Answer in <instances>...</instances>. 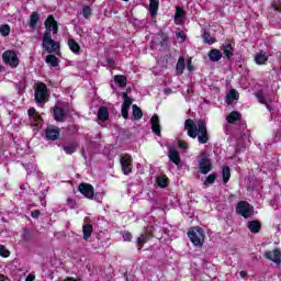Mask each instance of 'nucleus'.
<instances>
[{"instance_id":"obj_1","label":"nucleus","mask_w":281,"mask_h":281,"mask_svg":"<svg viewBox=\"0 0 281 281\" xmlns=\"http://www.w3.org/2000/svg\"><path fill=\"white\" fill-rule=\"evenodd\" d=\"M44 25H45V32L42 40V47L48 54H54L58 52V49H60V43L52 38V32L53 34H58V22L50 14L45 20Z\"/></svg>"},{"instance_id":"obj_2","label":"nucleus","mask_w":281,"mask_h":281,"mask_svg":"<svg viewBox=\"0 0 281 281\" xmlns=\"http://www.w3.org/2000/svg\"><path fill=\"white\" fill-rule=\"evenodd\" d=\"M187 135L192 139H196L199 144H207L210 142V133H207V123L204 120H199L196 123L192 119L184 122Z\"/></svg>"},{"instance_id":"obj_3","label":"nucleus","mask_w":281,"mask_h":281,"mask_svg":"<svg viewBox=\"0 0 281 281\" xmlns=\"http://www.w3.org/2000/svg\"><path fill=\"white\" fill-rule=\"evenodd\" d=\"M188 236L195 247H203V243H205V233L203 228L193 227L188 232Z\"/></svg>"},{"instance_id":"obj_4","label":"nucleus","mask_w":281,"mask_h":281,"mask_svg":"<svg viewBox=\"0 0 281 281\" xmlns=\"http://www.w3.org/2000/svg\"><path fill=\"white\" fill-rule=\"evenodd\" d=\"M198 168L201 175H207L212 172V159L207 156V153L201 151L200 153V160L198 162Z\"/></svg>"},{"instance_id":"obj_5","label":"nucleus","mask_w":281,"mask_h":281,"mask_svg":"<svg viewBox=\"0 0 281 281\" xmlns=\"http://www.w3.org/2000/svg\"><path fill=\"white\" fill-rule=\"evenodd\" d=\"M236 214L244 218H251L254 216V206L247 201H239L236 206Z\"/></svg>"},{"instance_id":"obj_6","label":"nucleus","mask_w":281,"mask_h":281,"mask_svg":"<svg viewBox=\"0 0 281 281\" xmlns=\"http://www.w3.org/2000/svg\"><path fill=\"white\" fill-rule=\"evenodd\" d=\"M2 59L5 65H9L13 69L15 67H19V57L16 56V53L14 50H5L2 54Z\"/></svg>"},{"instance_id":"obj_7","label":"nucleus","mask_w":281,"mask_h":281,"mask_svg":"<svg viewBox=\"0 0 281 281\" xmlns=\"http://www.w3.org/2000/svg\"><path fill=\"white\" fill-rule=\"evenodd\" d=\"M47 98V86L45 83H40L35 89V100L38 104H45Z\"/></svg>"},{"instance_id":"obj_8","label":"nucleus","mask_w":281,"mask_h":281,"mask_svg":"<svg viewBox=\"0 0 281 281\" xmlns=\"http://www.w3.org/2000/svg\"><path fill=\"white\" fill-rule=\"evenodd\" d=\"M46 139L49 142H56L60 137V128L55 125H49L45 131Z\"/></svg>"},{"instance_id":"obj_9","label":"nucleus","mask_w":281,"mask_h":281,"mask_svg":"<svg viewBox=\"0 0 281 281\" xmlns=\"http://www.w3.org/2000/svg\"><path fill=\"white\" fill-rule=\"evenodd\" d=\"M151 232H153V226L147 228V231L145 233L140 234V236L136 239V244L138 246V251H140L142 248L144 247V245H146V243L149 241L150 238H153V235L150 234Z\"/></svg>"},{"instance_id":"obj_10","label":"nucleus","mask_w":281,"mask_h":281,"mask_svg":"<svg viewBox=\"0 0 281 281\" xmlns=\"http://www.w3.org/2000/svg\"><path fill=\"white\" fill-rule=\"evenodd\" d=\"M78 190L86 199H93V194L95 192L93 186L89 183H80Z\"/></svg>"},{"instance_id":"obj_11","label":"nucleus","mask_w":281,"mask_h":281,"mask_svg":"<svg viewBox=\"0 0 281 281\" xmlns=\"http://www.w3.org/2000/svg\"><path fill=\"white\" fill-rule=\"evenodd\" d=\"M265 258L267 260H271L272 262H274L276 265H280L281 262V252L280 249H274L273 251L268 250L263 254Z\"/></svg>"},{"instance_id":"obj_12","label":"nucleus","mask_w":281,"mask_h":281,"mask_svg":"<svg viewBox=\"0 0 281 281\" xmlns=\"http://www.w3.org/2000/svg\"><path fill=\"white\" fill-rule=\"evenodd\" d=\"M121 166H122V170L124 172V175H131L132 172V162H133V158H131V156L128 157H121Z\"/></svg>"},{"instance_id":"obj_13","label":"nucleus","mask_w":281,"mask_h":281,"mask_svg":"<svg viewBox=\"0 0 281 281\" xmlns=\"http://www.w3.org/2000/svg\"><path fill=\"white\" fill-rule=\"evenodd\" d=\"M222 50L224 52V56H226L227 60H232V58H234V46H232L229 42L222 44Z\"/></svg>"},{"instance_id":"obj_14","label":"nucleus","mask_w":281,"mask_h":281,"mask_svg":"<svg viewBox=\"0 0 281 281\" xmlns=\"http://www.w3.org/2000/svg\"><path fill=\"white\" fill-rule=\"evenodd\" d=\"M38 23H41V14L34 11L30 16L29 27H31V30H36V25H38Z\"/></svg>"},{"instance_id":"obj_15","label":"nucleus","mask_w":281,"mask_h":281,"mask_svg":"<svg viewBox=\"0 0 281 281\" xmlns=\"http://www.w3.org/2000/svg\"><path fill=\"white\" fill-rule=\"evenodd\" d=\"M151 131L155 135H161V125L159 124V115L157 114L151 117Z\"/></svg>"},{"instance_id":"obj_16","label":"nucleus","mask_w":281,"mask_h":281,"mask_svg":"<svg viewBox=\"0 0 281 281\" xmlns=\"http://www.w3.org/2000/svg\"><path fill=\"white\" fill-rule=\"evenodd\" d=\"M168 157L176 166L181 164V156H179V151H177L175 148H169Z\"/></svg>"},{"instance_id":"obj_17","label":"nucleus","mask_w":281,"mask_h":281,"mask_svg":"<svg viewBox=\"0 0 281 281\" xmlns=\"http://www.w3.org/2000/svg\"><path fill=\"white\" fill-rule=\"evenodd\" d=\"M211 63H218L223 58V53L220 49L213 48L209 52Z\"/></svg>"},{"instance_id":"obj_18","label":"nucleus","mask_w":281,"mask_h":281,"mask_svg":"<svg viewBox=\"0 0 281 281\" xmlns=\"http://www.w3.org/2000/svg\"><path fill=\"white\" fill-rule=\"evenodd\" d=\"M247 227L251 232V234H258L262 228V225L260 224L259 221L255 220V221L248 222Z\"/></svg>"},{"instance_id":"obj_19","label":"nucleus","mask_w":281,"mask_h":281,"mask_svg":"<svg viewBox=\"0 0 281 281\" xmlns=\"http://www.w3.org/2000/svg\"><path fill=\"white\" fill-rule=\"evenodd\" d=\"M269 60V56H267V53L265 50H261L260 53H257L255 55V63L257 65H265Z\"/></svg>"},{"instance_id":"obj_20","label":"nucleus","mask_w":281,"mask_h":281,"mask_svg":"<svg viewBox=\"0 0 281 281\" xmlns=\"http://www.w3.org/2000/svg\"><path fill=\"white\" fill-rule=\"evenodd\" d=\"M243 115L240 112L233 111L227 117L228 124H236V122H240Z\"/></svg>"},{"instance_id":"obj_21","label":"nucleus","mask_w":281,"mask_h":281,"mask_svg":"<svg viewBox=\"0 0 281 281\" xmlns=\"http://www.w3.org/2000/svg\"><path fill=\"white\" fill-rule=\"evenodd\" d=\"M186 69V58L180 56L176 65V71L178 76H181Z\"/></svg>"},{"instance_id":"obj_22","label":"nucleus","mask_w":281,"mask_h":281,"mask_svg":"<svg viewBox=\"0 0 281 281\" xmlns=\"http://www.w3.org/2000/svg\"><path fill=\"white\" fill-rule=\"evenodd\" d=\"M98 120L100 122H106L109 120V109L101 106L98 111Z\"/></svg>"},{"instance_id":"obj_23","label":"nucleus","mask_w":281,"mask_h":281,"mask_svg":"<svg viewBox=\"0 0 281 281\" xmlns=\"http://www.w3.org/2000/svg\"><path fill=\"white\" fill-rule=\"evenodd\" d=\"M67 114H65V110L63 108H54V117L56 122H63Z\"/></svg>"},{"instance_id":"obj_24","label":"nucleus","mask_w":281,"mask_h":281,"mask_svg":"<svg viewBox=\"0 0 281 281\" xmlns=\"http://www.w3.org/2000/svg\"><path fill=\"white\" fill-rule=\"evenodd\" d=\"M68 47L74 54H80V44L74 38L68 40Z\"/></svg>"},{"instance_id":"obj_25","label":"nucleus","mask_w":281,"mask_h":281,"mask_svg":"<svg viewBox=\"0 0 281 281\" xmlns=\"http://www.w3.org/2000/svg\"><path fill=\"white\" fill-rule=\"evenodd\" d=\"M83 231V240H89L91 238V234H93V226L91 224H85L82 226Z\"/></svg>"},{"instance_id":"obj_26","label":"nucleus","mask_w":281,"mask_h":281,"mask_svg":"<svg viewBox=\"0 0 281 281\" xmlns=\"http://www.w3.org/2000/svg\"><path fill=\"white\" fill-rule=\"evenodd\" d=\"M234 100H238V91L232 89L226 95V104H234Z\"/></svg>"},{"instance_id":"obj_27","label":"nucleus","mask_w":281,"mask_h":281,"mask_svg":"<svg viewBox=\"0 0 281 281\" xmlns=\"http://www.w3.org/2000/svg\"><path fill=\"white\" fill-rule=\"evenodd\" d=\"M256 98L260 102V104H266L268 111H270V113H271V105L269 104V102H267V98L265 97L262 91H258L256 93Z\"/></svg>"},{"instance_id":"obj_28","label":"nucleus","mask_w":281,"mask_h":281,"mask_svg":"<svg viewBox=\"0 0 281 281\" xmlns=\"http://www.w3.org/2000/svg\"><path fill=\"white\" fill-rule=\"evenodd\" d=\"M157 10H159V0H149V12L151 16L157 14Z\"/></svg>"},{"instance_id":"obj_29","label":"nucleus","mask_w":281,"mask_h":281,"mask_svg":"<svg viewBox=\"0 0 281 281\" xmlns=\"http://www.w3.org/2000/svg\"><path fill=\"white\" fill-rule=\"evenodd\" d=\"M133 109V120H139L140 117H144V113L142 112V109H139V106H137V104H133L132 105Z\"/></svg>"},{"instance_id":"obj_30","label":"nucleus","mask_w":281,"mask_h":281,"mask_svg":"<svg viewBox=\"0 0 281 281\" xmlns=\"http://www.w3.org/2000/svg\"><path fill=\"white\" fill-rule=\"evenodd\" d=\"M222 177H223V182L224 183H227L229 181V179L232 177V171H231L228 166L223 167Z\"/></svg>"},{"instance_id":"obj_31","label":"nucleus","mask_w":281,"mask_h":281,"mask_svg":"<svg viewBox=\"0 0 281 281\" xmlns=\"http://www.w3.org/2000/svg\"><path fill=\"white\" fill-rule=\"evenodd\" d=\"M76 144H68V145H63V150L66 153V155H74L77 150Z\"/></svg>"},{"instance_id":"obj_32","label":"nucleus","mask_w":281,"mask_h":281,"mask_svg":"<svg viewBox=\"0 0 281 281\" xmlns=\"http://www.w3.org/2000/svg\"><path fill=\"white\" fill-rule=\"evenodd\" d=\"M46 63L50 65V67H58V57H56V55H47Z\"/></svg>"},{"instance_id":"obj_33","label":"nucleus","mask_w":281,"mask_h":281,"mask_svg":"<svg viewBox=\"0 0 281 281\" xmlns=\"http://www.w3.org/2000/svg\"><path fill=\"white\" fill-rule=\"evenodd\" d=\"M122 98L124 100L122 106L126 109H131V104H133V100H131V98L128 97V93L123 92Z\"/></svg>"},{"instance_id":"obj_34","label":"nucleus","mask_w":281,"mask_h":281,"mask_svg":"<svg viewBox=\"0 0 281 281\" xmlns=\"http://www.w3.org/2000/svg\"><path fill=\"white\" fill-rule=\"evenodd\" d=\"M81 14L83 18L86 19H91L92 14H93V10L91 9V7L86 5L82 8L81 10Z\"/></svg>"},{"instance_id":"obj_35","label":"nucleus","mask_w":281,"mask_h":281,"mask_svg":"<svg viewBox=\"0 0 281 281\" xmlns=\"http://www.w3.org/2000/svg\"><path fill=\"white\" fill-rule=\"evenodd\" d=\"M114 82L119 85V87H126L127 79L125 76H115Z\"/></svg>"},{"instance_id":"obj_36","label":"nucleus","mask_w":281,"mask_h":281,"mask_svg":"<svg viewBox=\"0 0 281 281\" xmlns=\"http://www.w3.org/2000/svg\"><path fill=\"white\" fill-rule=\"evenodd\" d=\"M203 38H204V43H206L207 45H214V43H216V40L210 36L209 32H204Z\"/></svg>"},{"instance_id":"obj_37","label":"nucleus","mask_w":281,"mask_h":281,"mask_svg":"<svg viewBox=\"0 0 281 281\" xmlns=\"http://www.w3.org/2000/svg\"><path fill=\"white\" fill-rule=\"evenodd\" d=\"M29 116L33 117V120H35V122H41V116L38 115V113H36V109L31 108L27 111Z\"/></svg>"},{"instance_id":"obj_38","label":"nucleus","mask_w":281,"mask_h":281,"mask_svg":"<svg viewBox=\"0 0 281 281\" xmlns=\"http://www.w3.org/2000/svg\"><path fill=\"white\" fill-rule=\"evenodd\" d=\"M0 34H1V36H10V25L2 24L0 26Z\"/></svg>"},{"instance_id":"obj_39","label":"nucleus","mask_w":281,"mask_h":281,"mask_svg":"<svg viewBox=\"0 0 281 281\" xmlns=\"http://www.w3.org/2000/svg\"><path fill=\"white\" fill-rule=\"evenodd\" d=\"M216 181V175L212 173L206 177L204 180V186H212Z\"/></svg>"},{"instance_id":"obj_40","label":"nucleus","mask_w":281,"mask_h":281,"mask_svg":"<svg viewBox=\"0 0 281 281\" xmlns=\"http://www.w3.org/2000/svg\"><path fill=\"white\" fill-rule=\"evenodd\" d=\"M0 256L2 258H8L10 256V250L5 249V246L0 245Z\"/></svg>"},{"instance_id":"obj_41","label":"nucleus","mask_w":281,"mask_h":281,"mask_svg":"<svg viewBox=\"0 0 281 281\" xmlns=\"http://www.w3.org/2000/svg\"><path fill=\"white\" fill-rule=\"evenodd\" d=\"M123 239L127 243H131V240L133 239V234L128 233V232H123L122 233Z\"/></svg>"},{"instance_id":"obj_42","label":"nucleus","mask_w":281,"mask_h":281,"mask_svg":"<svg viewBox=\"0 0 281 281\" xmlns=\"http://www.w3.org/2000/svg\"><path fill=\"white\" fill-rule=\"evenodd\" d=\"M128 109H131V108H124V106L121 108V113H122L124 120H128Z\"/></svg>"},{"instance_id":"obj_43","label":"nucleus","mask_w":281,"mask_h":281,"mask_svg":"<svg viewBox=\"0 0 281 281\" xmlns=\"http://www.w3.org/2000/svg\"><path fill=\"white\" fill-rule=\"evenodd\" d=\"M271 9L274 10L276 12H281V7L278 5V3L276 2V0H273L271 2Z\"/></svg>"},{"instance_id":"obj_44","label":"nucleus","mask_w":281,"mask_h":281,"mask_svg":"<svg viewBox=\"0 0 281 281\" xmlns=\"http://www.w3.org/2000/svg\"><path fill=\"white\" fill-rule=\"evenodd\" d=\"M158 186H159V188H166V186H168V182L166 181L165 178H159Z\"/></svg>"},{"instance_id":"obj_45","label":"nucleus","mask_w":281,"mask_h":281,"mask_svg":"<svg viewBox=\"0 0 281 281\" xmlns=\"http://www.w3.org/2000/svg\"><path fill=\"white\" fill-rule=\"evenodd\" d=\"M178 145H179V148H182V150H188V148H189L188 143H186L183 140H179Z\"/></svg>"},{"instance_id":"obj_46","label":"nucleus","mask_w":281,"mask_h":281,"mask_svg":"<svg viewBox=\"0 0 281 281\" xmlns=\"http://www.w3.org/2000/svg\"><path fill=\"white\" fill-rule=\"evenodd\" d=\"M176 36L177 38H181L182 42L187 38L186 33L183 31L176 33Z\"/></svg>"},{"instance_id":"obj_47","label":"nucleus","mask_w":281,"mask_h":281,"mask_svg":"<svg viewBox=\"0 0 281 281\" xmlns=\"http://www.w3.org/2000/svg\"><path fill=\"white\" fill-rule=\"evenodd\" d=\"M31 216H32V218H38L41 216V211L35 210V211L31 212Z\"/></svg>"},{"instance_id":"obj_48","label":"nucleus","mask_w":281,"mask_h":281,"mask_svg":"<svg viewBox=\"0 0 281 281\" xmlns=\"http://www.w3.org/2000/svg\"><path fill=\"white\" fill-rule=\"evenodd\" d=\"M108 67H115V60L111 59V58H108L105 60Z\"/></svg>"},{"instance_id":"obj_49","label":"nucleus","mask_w":281,"mask_h":281,"mask_svg":"<svg viewBox=\"0 0 281 281\" xmlns=\"http://www.w3.org/2000/svg\"><path fill=\"white\" fill-rule=\"evenodd\" d=\"M181 16H183V11H181V10H179V8H177L176 19H181Z\"/></svg>"},{"instance_id":"obj_50","label":"nucleus","mask_w":281,"mask_h":281,"mask_svg":"<svg viewBox=\"0 0 281 281\" xmlns=\"http://www.w3.org/2000/svg\"><path fill=\"white\" fill-rule=\"evenodd\" d=\"M191 60L188 61V71H194V67L191 65Z\"/></svg>"},{"instance_id":"obj_51","label":"nucleus","mask_w":281,"mask_h":281,"mask_svg":"<svg viewBox=\"0 0 281 281\" xmlns=\"http://www.w3.org/2000/svg\"><path fill=\"white\" fill-rule=\"evenodd\" d=\"M24 168H26V172H27V175H30L31 172H32V165H26V166H24Z\"/></svg>"},{"instance_id":"obj_52","label":"nucleus","mask_w":281,"mask_h":281,"mask_svg":"<svg viewBox=\"0 0 281 281\" xmlns=\"http://www.w3.org/2000/svg\"><path fill=\"white\" fill-rule=\"evenodd\" d=\"M240 278H247V271L243 270L239 272Z\"/></svg>"},{"instance_id":"obj_53","label":"nucleus","mask_w":281,"mask_h":281,"mask_svg":"<svg viewBox=\"0 0 281 281\" xmlns=\"http://www.w3.org/2000/svg\"><path fill=\"white\" fill-rule=\"evenodd\" d=\"M34 276L33 274H30L29 277H26L25 281H34Z\"/></svg>"},{"instance_id":"obj_54","label":"nucleus","mask_w":281,"mask_h":281,"mask_svg":"<svg viewBox=\"0 0 281 281\" xmlns=\"http://www.w3.org/2000/svg\"><path fill=\"white\" fill-rule=\"evenodd\" d=\"M0 281H9V279H8V278H5V276L0 274Z\"/></svg>"},{"instance_id":"obj_55","label":"nucleus","mask_w":281,"mask_h":281,"mask_svg":"<svg viewBox=\"0 0 281 281\" xmlns=\"http://www.w3.org/2000/svg\"><path fill=\"white\" fill-rule=\"evenodd\" d=\"M164 92H165V93H172V89H170V88H165Z\"/></svg>"},{"instance_id":"obj_56","label":"nucleus","mask_w":281,"mask_h":281,"mask_svg":"<svg viewBox=\"0 0 281 281\" xmlns=\"http://www.w3.org/2000/svg\"><path fill=\"white\" fill-rule=\"evenodd\" d=\"M40 201H41V203H42V205L45 207V205H47V202L46 201H44L43 202V196H40Z\"/></svg>"},{"instance_id":"obj_57","label":"nucleus","mask_w":281,"mask_h":281,"mask_svg":"<svg viewBox=\"0 0 281 281\" xmlns=\"http://www.w3.org/2000/svg\"><path fill=\"white\" fill-rule=\"evenodd\" d=\"M245 137H247L246 133L240 134V139H245Z\"/></svg>"},{"instance_id":"obj_58","label":"nucleus","mask_w":281,"mask_h":281,"mask_svg":"<svg viewBox=\"0 0 281 281\" xmlns=\"http://www.w3.org/2000/svg\"><path fill=\"white\" fill-rule=\"evenodd\" d=\"M42 194H43L44 196H47V190L42 191Z\"/></svg>"},{"instance_id":"obj_59","label":"nucleus","mask_w":281,"mask_h":281,"mask_svg":"<svg viewBox=\"0 0 281 281\" xmlns=\"http://www.w3.org/2000/svg\"><path fill=\"white\" fill-rule=\"evenodd\" d=\"M240 128H247V125L244 123L241 124Z\"/></svg>"},{"instance_id":"obj_60","label":"nucleus","mask_w":281,"mask_h":281,"mask_svg":"<svg viewBox=\"0 0 281 281\" xmlns=\"http://www.w3.org/2000/svg\"><path fill=\"white\" fill-rule=\"evenodd\" d=\"M82 157L87 159V154H85V151H82Z\"/></svg>"},{"instance_id":"obj_61","label":"nucleus","mask_w":281,"mask_h":281,"mask_svg":"<svg viewBox=\"0 0 281 281\" xmlns=\"http://www.w3.org/2000/svg\"><path fill=\"white\" fill-rule=\"evenodd\" d=\"M20 188H21V190H25V186L24 184H22Z\"/></svg>"},{"instance_id":"obj_62","label":"nucleus","mask_w":281,"mask_h":281,"mask_svg":"<svg viewBox=\"0 0 281 281\" xmlns=\"http://www.w3.org/2000/svg\"><path fill=\"white\" fill-rule=\"evenodd\" d=\"M236 153H240V150L238 148L235 149Z\"/></svg>"},{"instance_id":"obj_63","label":"nucleus","mask_w":281,"mask_h":281,"mask_svg":"<svg viewBox=\"0 0 281 281\" xmlns=\"http://www.w3.org/2000/svg\"><path fill=\"white\" fill-rule=\"evenodd\" d=\"M278 1V3H281V0H277Z\"/></svg>"},{"instance_id":"obj_64","label":"nucleus","mask_w":281,"mask_h":281,"mask_svg":"<svg viewBox=\"0 0 281 281\" xmlns=\"http://www.w3.org/2000/svg\"><path fill=\"white\" fill-rule=\"evenodd\" d=\"M123 1H128V0H123Z\"/></svg>"}]
</instances>
